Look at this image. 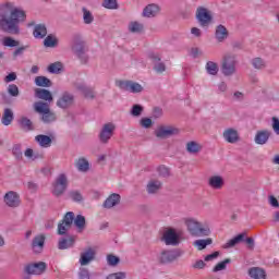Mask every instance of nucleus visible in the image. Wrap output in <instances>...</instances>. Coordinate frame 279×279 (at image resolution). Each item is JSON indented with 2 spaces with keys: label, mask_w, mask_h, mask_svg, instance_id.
Returning <instances> with one entry per match:
<instances>
[{
  "label": "nucleus",
  "mask_w": 279,
  "mask_h": 279,
  "mask_svg": "<svg viewBox=\"0 0 279 279\" xmlns=\"http://www.w3.org/2000/svg\"><path fill=\"white\" fill-rule=\"evenodd\" d=\"M20 125L22 130H25L26 132H32L34 130V123L27 117L21 118Z\"/></svg>",
  "instance_id": "obj_38"
},
{
  "label": "nucleus",
  "mask_w": 279,
  "mask_h": 279,
  "mask_svg": "<svg viewBox=\"0 0 279 279\" xmlns=\"http://www.w3.org/2000/svg\"><path fill=\"white\" fill-rule=\"evenodd\" d=\"M1 121L3 125H10L12 121H14V111L10 108H5Z\"/></svg>",
  "instance_id": "obj_34"
},
{
  "label": "nucleus",
  "mask_w": 279,
  "mask_h": 279,
  "mask_svg": "<svg viewBox=\"0 0 279 279\" xmlns=\"http://www.w3.org/2000/svg\"><path fill=\"white\" fill-rule=\"evenodd\" d=\"M271 136V131L262 130L257 131L255 134V143L256 145H267V142L269 141Z\"/></svg>",
  "instance_id": "obj_20"
},
{
  "label": "nucleus",
  "mask_w": 279,
  "mask_h": 279,
  "mask_svg": "<svg viewBox=\"0 0 279 279\" xmlns=\"http://www.w3.org/2000/svg\"><path fill=\"white\" fill-rule=\"evenodd\" d=\"M95 250H93L92 247L87 248L85 252L81 253V258H80V263L81 265L84 267L86 265H88L89 263H92V260H95Z\"/></svg>",
  "instance_id": "obj_21"
},
{
  "label": "nucleus",
  "mask_w": 279,
  "mask_h": 279,
  "mask_svg": "<svg viewBox=\"0 0 279 279\" xmlns=\"http://www.w3.org/2000/svg\"><path fill=\"white\" fill-rule=\"evenodd\" d=\"M222 136L227 143H231L234 145V143H239V131L236 129L229 128L223 131Z\"/></svg>",
  "instance_id": "obj_18"
},
{
  "label": "nucleus",
  "mask_w": 279,
  "mask_h": 279,
  "mask_svg": "<svg viewBox=\"0 0 279 279\" xmlns=\"http://www.w3.org/2000/svg\"><path fill=\"white\" fill-rule=\"evenodd\" d=\"M251 64L257 71H263V69H265L267 66V63L260 57H256V58L252 59Z\"/></svg>",
  "instance_id": "obj_39"
},
{
  "label": "nucleus",
  "mask_w": 279,
  "mask_h": 279,
  "mask_svg": "<svg viewBox=\"0 0 279 279\" xmlns=\"http://www.w3.org/2000/svg\"><path fill=\"white\" fill-rule=\"evenodd\" d=\"M180 258V252L175 250L162 251L160 256L158 257V262L160 265H169V263H173V260H178Z\"/></svg>",
  "instance_id": "obj_13"
},
{
  "label": "nucleus",
  "mask_w": 279,
  "mask_h": 279,
  "mask_svg": "<svg viewBox=\"0 0 279 279\" xmlns=\"http://www.w3.org/2000/svg\"><path fill=\"white\" fill-rule=\"evenodd\" d=\"M75 104V96L70 92H63L57 100V107L61 110H68Z\"/></svg>",
  "instance_id": "obj_11"
},
{
  "label": "nucleus",
  "mask_w": 279,
  "mask_h": 279,
  "mask_svg": "<svg viewBox=\"0 0 279 279\" xmlns=\"http://www.w3.org/2000/svg\"><path fill=\"white\" fill-rule=\"evenodd\" d=\"M107 263L110 267H117V265L121 263V258L117 255L110 254L107 256Z\"/></svg>",
  "instance_id": "obj_52"
},
{
  "label": "nucleus",
  "mask_w": 279,
  "mask_h": 279,
  "mask_svg": "<svg viewBox=\"0 0 279 279\" xmlns=\"http://www.w3.org/2000/svg\"><path fill=\"white\" fill-rule=\"evenodd\" d=\"M247 274L252 279H267V271L260 267H251Z\"/></svg>",
  "instance_id": "obj_23"
},
{
  "label": "nucleus",
  "mask_w": 279,
  "mask_h": 279,
  "mask_svg": "<svg viewBox=\"0 0 279 279\" xmlns=\"http://www.w3.org/2000/svg\"><path fill=\"white\" fill-rule=\"evenodd\" d=\"M35 141H36V143H38L40 145V147H45V148L49 147L52 143V140L50 136L43 135V134L37 135L35 137Z\"/></svg>",
  "instance_id": "obj_36"
},
{
  "label": "nucleus",
  "mask_w": 279,
  "mask_h": 279,
  "mask_svg": "<svg viewBox=\"0 0 279 279\" xmlns=\"http://www.w3.org/2000/svg\"><path fill=\"white\" fill-rule=\"evenodd\" d=\"M74 88H76V90H80V93L84 95L85 99H95V90L93 89V87H88L84 83H75Z\"/></svg>",
  "instance_id": "obj_17"
},
{
  "label": "nucleus",
  "mask_w": 279,
  "mask_h": 279,
  "mask_svg": "<svg viewBox=\"0 0 279 279\" xmlns=\"http://www.w3.org/2000/svg\"><path fill=\"white\" fill-rule=\"evenodd\" d=\"M116 130H117V125H114V123L112 122L105 123L98 135L99 142L102 145H108V143L110 142V138L114 136Z\"/></svg>",
  "instance_id": "obj_9"
},
{
  "label": "nucleus",
  "mask_w": 279,
  "mask_h": 279,
  "mask_svg": "<svg viewBox=\"0 0 279 279\" xmlns=\"http://www.w3.org/2000/svg\"><path fill=\"white\" fill-rule=\"evenodd\" d=\"M34 110L38 114H41L40 121H43V123H46V124L53 123L58 119V117L56 116V112L51 111V108L49 107V102L39 100L34 104Z\"/></svg>",
  "instance_id": "obj_2"
},
{
  "label": "nucleus",
  "mask_w": 279,
  "mask_h": 279,
  "mask_svg": "<svg viewBox=\"0 0 279 279\" xmlns=\"http://www.w3.org/2000/svg\"><path fill=\"white\" fill-rule=\"evenodd\" d=\"M4 203L10 208H17L21 204V198L16 192L10 191L4 195Z\"/></svg>",
  "instance_id": "obj_15"
},
{
  "label": "nucleus",
  "mask_w": 279,
  "mask_h": 279,
  "mask_svg": "<svg viewBox=\"0 0 279 279\" xmlns=\"http://www.w3.org/2000/svg\"><path fill=\"white\" fill-rule=\"evenodd\" d=\"M208 75H217L219 73V65L214 61H208L205 65Z\"/></svg>",
  "instance_id": "obj_40"
},
{
  "label": "nucleus",
  "mask_w": 279,
  "mask_h": 279,
  "mask_svg": "<svg viewBox=\"0 0 279 279\" xmlns=\"http://www.w3.org/2000/svg\"><path fill=\"white\" fill-rule=\"evenodd\" d=\"M69 197L72 202H76L77 204H82L84 202V196H82L80 191H70Z\"/></svg>",
  "instance_id": "obj_44"
},
{
  "label": "nucleus",
  "mask_w": 279,
  "mask_h": 279,
  "mask_svg": "<svg viewBox=\"0 0 279 279\" xmlns=\"http://www.w3.org/2000/svg\"><path fill=\"white\" fill-rule=\"evenodd\" d=\"M158 173L161 178H169L171 175V172L169 171V168L165 166H160L158 168Z\"/></svg>",
  "instance_id": "obj_58"
},
{
  "label": "nucleus",
  "mask_w": 279,
  "mask_h": 279,
  "mask_svg": "<svg viewBox=\"0 0 279 279\" xmlns=\"http://www.w3.org/2000/svg\"><path fill=\"white\" fill-rule=\"evenodd\" d=\"M75 167L78 171L86 173V171H88V169H90V163L87 161L86 158L81 157L75 161Z\"/></svg>",
  "instance_id": "obj_31"
},
{
  "label": "nucleus",
  "mask_w": 279,
  "mask_h": 279,
  "mask_svg": "<svg viewBox=\"0 0 279 279\" xmlns=\"http://www.w3.org/2000/svg\"><path fill=\"white\" fill-rule=\"evenodd\" d=\"M178 134H180V129L172 125H161L155 131V136L161 141L171 138V136H178Z\"/></svg>",
  "instance_id": "obj_8"
},
{
  "label": "nucleus",
  "mask_w": 279,
  "mask_h": 279,
  "mask_svg": "<svg viewBox=\"0 0 279 279\" xmlns=\"http://www.w3.org/2000/svg\"><path fill=\"white\" fill-rule=\"evenodd\" d=\"M160 12V7L158 4L151 3L144 8L142 16L146 19H154V16L158 15Z\"/></svg>",
  "instance_id": "obj_19"
},
{
  "label": "nucleus",
  "mask_w": 279,
  "mask_h": 279,
  "mask_svg": "<svg viewBox=\"0 0 279 279\" xmlns=\"http://www.w3.org/2000/svg\"><path fill=\"white\" fill-rule=\"evenodd\" d=\"M35 84L41 88H51L53 86V83L47 76H36Z\"/></svg>",
  "instance_id": "obj_32"
},
{
  "label": "nucleus",
  "mask_w": 279,
  "mask_h": 279,
  "mask_svg": "<svg viewBox=\"0 0 279 279\" xmlns=\"http://www.w3.org/2000/svg\"><path fill=\"white\" fill-rule=\"evenodd\" d=\"M74 226L77 230V232H83L86 230V217L83 215H77L74 217Z\"/></svg>",
  "instance_id": "obj_30"
},
{
  "label": "nucleus",
  "mask_w": 279,
  "mask_h": 279,
  "mask_svg": "<svg viewBox=\"0 0 279 279\" xmlns=\"http://www.w3.org/2000/svg\"><path fill=\"white\" fill-rule=\"evenodd\" d=\"M221 73L225 77H230L236 73V56L227 53L222 58Z\"/></svg>",
  "instance_id": "obj_5"
},
{
  "label": "nucleus",
  "mask_w": 279,
  "mask_h": 279,
  "mask_svg": "<svg viewBox=\"0 0 279 279\" xmlns=\"http://www.w3.org/2000/svg\"><path fill=\"white\" fill-rule=\"evenodd\" d=\"M143 110H145V108L142 105H133L130 114L132 117H141V114H143Z\"/></svg>",
  "instance_id": "obj_51"
},
{
  "label": "nucleus",
  "mask_w": 279,
  "mask_h": 279,
  "mask_svg": "<svg viewBox=\"0 0 279 279\" xmlns=\"http://www.w3.org/2000/svg\"><path fill=\"white\" fill-rule=\"evenodd\" d=\"M244 242L246 243L248 250H254L256 245L254 238H244Z\"/></svg>",
  "instance_id": "obj_61"
},
{
  "label": "nucleus",
  "mask_w": 279,
  "mask_h": 279,
  "mask_svg": "<svg viewBox=\"0 0 279 279\" xmlns=\"http://www.w3.org/2000/svg\"><path fill=\"white\" fill-rule=\"evenodd\" d=\"M193 269H204V267H206V263L202 259H198L195 262V264H193Z\"/></svg>",
  "instance_id": "obj_64"
},
{
  "label": "nucleus",
  "mask_w": 279,
  "mask_h": 279,
  "mask_svg": "<svg viewBox=\"0 0 279 279\" xmlns=\"http://www.w3.org/2000/svg\"><path fill=\"white\" fill-rule=\"evenodd\" d=\"M185 226L191 236H209L210 235V228L208 226H202V222L197 221L196 219L187 218L185 220Z\"/></svg>",
  "instance_id": "obj_3"
},
{
  "label": "nucleus",
  "mask_w": 279,
  "mask_h": 279,
  "mask_svg": "<svg viewBox=\"0 0 279 279\" xmlns=\"http://www.w3.org/2000/svg\"><path fill=\"white\" fill-rule=\"evenodd\" d=\"M121 203V195L113 193L104 203V208H114Z\"/></svg>",
  "instance_id": "obj_27"
},
{
  "label": "nucleus",
  "mask_w": 279,
  "mask_h": 279,
  "mask_svg": "<svg viewBox=\"0 0 279 279\" xmlns=\"http://www.w3.org/2000/svg\"><path fill=\"white\" fill-rule=\"evenodd\" d=\"M35 97H37V99L46 101V104H51V101H53V95L49 92V89L45 88L35 89Z\"/></svg>",
  "instance_id": "obj_22"
},
{
  "label": "nucleus",
  "mask_w": 279,
  "mask_h": 279,
  "mask_svg": "<svg viewBox=\"0 0 279 279\" xmlns=\"http://www.w3.org/2000/svg\"><path fill=\"white\" fill-rule=\"evenodd\" d=\"M71 230V226H66L64 222L58 223L57 234L59 236H66L68 232Z\"/></svg>",
  "instance_id": "obj_45"
},
{
  "label": "nucleus",
  "mask_w": 279,
  "mask_h": 279,
  "mask_svg": "<svg viewBox=\"0 0 279 279\" xmlns=\"http://www.w3.org/2000/svg\"><path fill=\"white\" fill-rule=\"evenodd\" d=\"M186 151L189 154H199V151H202V145L195 141L187 142Z\"/></svg>",
  "instance_id": "obj_37"
},
{
  "label": "nucleus",
  "mask_w": 279,
  "mask_h": 279,
  "mask_svg": "<svg viewBox=\"0 0 279 279\" xmlns=\"http://www.w3.org/2000/svg\"><path fill=\"white\" fill-rule=\"evenodd\" d=\"M129 32H131V34H143V32H145V25H143L136 21L130 22Z\"/></svg>",
  "instance_id": "obj_35"
},
{
  "label": "nucleus",
  "mask_w": 279,
  "mask_h": 279,
  "mask_svg": "<svg viewBox=\"0 0 279 279\" xmlns=\"http://www.w3.org/2000/svg\"><path fill=\"white\" fill-rule=\"evenodd\" d=\"M80 279H90V271L87 268H80L78 271Z\"/></svg>",
  "instance_id": "obj_59"
},
{
  "label": "nucleus",
  "mask_w": 279,
  "mask_h": 279,
  "mask_svg": "<svg viewBox=\"0 0 279 279\" xmlns=\"http://www.w3.org/2000/svg\"><path fill=\"white\" fill-rule=\"evenodd\" d=\"M162 189V182L159 180H150L146 185V191L149 195H154Z\"/></svg>",
  "instance_id": "obj_28"
},
{
  "label": "nucleus",
  "mask_w": 279,
  "mask_h": 279,
  "mask_svg": "<svg viewBox=\"0 0 279 279\" xmlns=\"http://www.w3.org/2000/svg\"><path fill=\"white\" fill-rule=\"evenodd\" d=\"M27 49H29V46H21L17 49H15L13 51L14 60H16V58H19V56H23V53H25V51H27Z\"/></svg>",
  "instance_id": "obj_56"
},
{
  "label": "nucleus",
  "mask_w": 279,
  "mask_h": 279,
  "mask_svg": "<svg viewBox=\"0 0 279 279\" xmlns=\"http://www.w3.org/2000/svg\"><path fill=\"white\" fill-rule=\"evenodd\" d=\"M140 125L145 128V130H149L154 125V121L150 118H142L140 121Z\"/></svg>",
  "instance_id": "obj_54"
},
{
  "label": "nucleus",
  "mask_w": 279,
  "mask_h": 279,
  "mask_svg": "<svg viewBox=\"0 0 279 279\" xmlns=\"http://www.w3.org/2000/svg\"><path fill=\"white\" fill-rule=\"evenodd\" d=\"M194 245L197 247V250L199 252H202V250H206V247H208V245H213V239L208 238L205 240H196L194 242Z\"/></svg>",
  "instance_id": "obj_41"
},
{
  "label": "nucleus",
  "mask_w": 279,
  "mask_h": 279,
  "mask_svg": "<svg viewBox=\"0 0 279 279\" xmlns=\"http://www.w3.org/2000/svg\"><path fill=\"white\" fill-rule=\"evenodd\" d=\"M196 21L201 27H210L213 13L207 8L198 7L196 9Z\"/></svg>",
  "instance_id": "obj_7"
},
{
  "label": "nucleus",
  "mask_w": 279,
  "mask_h": 279,
  "mask_svg": "<svg viewBox=\"0 0 279 279\" xmlns=\"http://www.w3.org/2000/svg\"><path fill=\"white\" fill-rule=\"evenodd\" d=\"M154 71H156V73H165L167 71V65L162 62L155 63Z\"/></svg>",
  "instance_id": "obj_60"
},
{
  "label": "nucleus",
  "mask_w": 279,
  "mask_h": 279,
  "mask_svg": "<svg viewBox=\"0 0 279 279\" xmlns=\"http://www.w3.org/2000/svg\"><path fill=\"white\" fill-rule=\"evenodd\" d=\"M44 47H49L50 49L58 47V38L53 35H48L44 40Z\"/></svg>",
  "instance_id": "obj_42"
},
{
  "label": "nucleus",
  "mask_w": 279,
  "mask_h": 279,
  "mask_svg": "<svg viewBox=\"0 0 279 279\" xmlns=\"http://www.w3.org/2000/svg\"><path fill=\"white\" fill-rule=\"evenodd\" d=\"M162 117V108L160 107H155L153 110V118L154 119H160Z\"/></svg>",
  "instance_id": "obj_62"
},
{
  "label": "nucleus",
  "mask_w": 279,
  "mask_h": 279,
  "mask_svg": "<svg viewBox=\"0 0 279 279\" xmlns=\"http://www.w3.org/2000/svg\"><path fill=\"white\" fill-rule=\"evenodd\" d=\"M75 245V236L69 235L68 238H61L58 242L59 250H69Z\"/></svg>",
  "instance_id": "obj_24"
},
{
  "label": "nucleus",
  "mask_w": 279,
  "mask_h": 279,
  "mask_svg": "<svg viewBox=\"0 0 279 279\" xmlns=\"http://www.w3.org/2000/svg\"><path fill=\"white\" fill-rule=\"evenodd\" d=\"M229 36L228 28L223 25H218L215 32V38L218 43H223Z\"/></svg>",
  "instance_id": "obj_26"
},
{
  "label": "nucleus",
  "mask_w": 279,
  "mask_h": 279,
  "mask_svg": "<svg viewBox=\"0 0 279 279\" xmlns=\"http://www.w3.org/2000/svg\"><path fill=\"white\" fill-rule=\"evenodd\" d=\"M208 184L211 189L219 191V189H223V184H226V182L221 175H213L209 178Z\"/></svg>",
  "instance_id": "obj_29"
},
{
  "label": "nucleus",
  "mask_w": 279,
  "mask_h": 279,
  "mask_svg": "<svg viewBox=\"0 0 279 279\" xmlns=\"http://www.w3.org/2000/svg\"><path fill=\"white\" fill-rule=\"evenodd\" d=\"M8 93L9 95H11V97H19V86H16L15 84H10L8 87Z\"/></svg>",
  "instance_id": "obj_55"
},
{
  "label": "nucleus",
  "mask_w": 279,
  "mask_h": 279,
  "mask_svg": "<svg viewBox=\"0 0 279 279\" xmlns=\"http://www.w3.org/2000/svg\"><path fill=\"white\" fill-rule=\"evenodd\" d=\"M118 86L121 90H128L133 94L143 93L144 90L143 85L134 81H119Z\"/></svg>",
  "instance_id": "obj_12"
},
{
  "label": "nucleus",
  "mask_w": 279,
  "mask_h": 279,
  "mask_svg": "<svg viewBox=\"0 0 279 279\" xmlns=\"http://www.w3.org/2000/svg\"><path fill=\"white\" fill-rule=\"evenodd\" d=\"M48 71H49V73H54V74L61 73L62 62L58 61V62L51 63L48 66Z\"/></svg>",
  "instance_id": "obj_50"
},
{
  "label": "nucleus",
  "mask_w": 279,
  "mask_h": 279,
  "mask_svg": "<svg viewBox=\"0 0 279 279\" xmlns=\"http://www.w3.org/2000/svg\"><path fill=\"white\" fill-rule=\"evenodd\" d=\"M163 241L166 245H179L180 236L173 229H169L163 233Z\"/></svg>",
  "instance_id": "obj_16"
},
{
  "label": "nucleus",
  "mask_w": 279,
  "mask_h": 279,
  "mask_svg": "<svg viewBox=\"0 0 279 279\" xmlns=\"http://www.w3.org/2000/svg\"><path fill=\"white\" fill-rule=\"evenodd\" d=\"M245 236H247V233L245 232L235 235L225 244V250H230V247H235L239 243H243L245 241Z\"/></svg>",
  "instance_id": "obj_25"
},
{
  "label": "nucleus",
  "mask_w": 279,
  "mask_h": 279,
  "mask_svg": "<svg viewBox=\"0 0 279 279\" xmlns=\"http://www.w3.org/2000/svg\"><path fill=\"white\" fill-rule=\"evenodd\" d=\"M33 35L35 38H45V36H47V26L45 24L35 25Z\"/></svg>",
  "instance_id": "obj_33"
},
{
  "label": "nucleus",
  "mask_w": 279,
  "mask_h": 279,
  "mask_svg": "<svg viewBox=\"0 0 279 279\" xmlns=\"http://www.w3.org/2000/svg\"><path fill=\"white\" fill-rule=\"evenodd\" d=\"M102 8H106V10H119V2L117 0H104Z\"/></svg>",
  "instance_id": "obj_48"
},
{
  "label": "nucleus",
  "mask_w": 279,
  "mask_h": 279,
  "mask_svg": "<svg viewBox=\"0 0 279 279\" xmlns=\"http://www.w3.org/2000/svg\"><path fill=\"white\" fill-rule=\"evenodd\" d=\"M75 221V214L73 211H68L63 219L61 220V223H65L66 226H73V222Z\"/></svg>",
  "instance_id": "obj_46"
},
{
  "label": "nucleus",
  "mask_w": 279,
  "mask_h": 279,
  "mask_svg": "<svg viewBox=\"0 0 279 279\" xmlns=\"http://www.w3.org/2000/svg\"><path fill=\"white\" fill-rule=\"evenodd\" d=\"M52 194L54 197H62V195H64L66 192V189H69V179L66 178V174H59L52 183Z\"/></svg>",
  "instance_id": "obj_6"
},
{
  "label": "nucleus",
  "mask_w": 279,
  "mask_h": 279,
  "mask_svg": "<svg viewBox=\"0 0 279 279\" xmlns=\"http://www.w3.org/2000/svg\"><path fill=\"white\" fill-rule=\"evenodd\" d=\"M2 44L4 47H19V45H21V41L12 37H4Z\"/></svg>",
  "instance_id": "obj_49"
},
{
  "label": "nucleus",
  "mask_w": 279,
  "mask_h": 279,
  "mask_svg": "<svg viewBox=\"0 0 279 279\" xmlns=\"http://www.w3.org/2000/svg\"><path fill=\"white\" fill-rule=\"evenodd\" d=\"M272 130L277 135H279V119L276 117L272 118Z\"/></svg>",
  "instance_id": "obj_63"
},
{
  "label": "nucleus",
  "mask_w": 279,
  "mask_h": 279,
  "mask_svg": "<svg viewBox=\"0 0 279 279\" xmlns=\"http://www.w3.org/2000/svg\"><path fill=\"white\" fill-rule=\"evenodd\" d=\"M128 278V275L123 271L113 272L107 276L106 279H125Z\"/></svg>",
  "instance_id": "obj_57"
},
{
  "label": "nucleus",
  "mask_w": 279,
  "mask_h": 279,
  "mask_svg": "<svg viewBox=\"0 0 279 279\" xmlns=\"http://www.w3.org/2000/svg\"><path fill=\"white\" fill-rule=\"evenodd\" d=\"M7 10L0 13V29L7 34H21L20 23H23L27 15L25 11L19 8H12L11 3H7Z\"/></svg>",
  "instance_id": "obj_1"
},
{
  "label": "nucleus",
  "mask_w": 279,
  "mask_h": 279,
  "mask_svg": "<svg viewBox=\"0 0 279 279\" xmlns=\"http://www.w3.org/2000/svg\"><path fill=\"white\" fill-rule=\"evenodd\" d=\"M12 154L16 158V160H23V150H21V145L19 144L14 145L12 149Z\"/></svg>",
  "instance_id": "obj_53"
},
{
  "label": "nucleus",
  "mask_w": 279,
  "mask_h": 279,
  "mask_svg": "<svg viewBox=\"0 0 279 279\" xmlns=\"http://www.w3.org/2000/svg\"><path fill=\"white\" fill-rule=\"evenodd\" d=\"M82 12H83V21L85 25H90V23L95 21V16H93V13L86 8H83Z\"/></svg>",
  "instance_id": "obj_43"
},
{
  "label": "nucleus",
  "mask_w": 279,
  "mask_h": 279,
  "mask_svg": "<svg viewBox=\"0 0 279 279\" xmlns=\"http://www.w3.org/2000/svg\"><path fill=\"white\" fill-rule=\"evenodd\" d=\"M230 263H232V259L230 258H226L225 260L218 263L214 268H213V272L217 274L218 271H223V269H226L227 265H230Z\"/></svg>",
  "instance_id": "obj_47"
},
{
  "label": "nucleus",
  "mask_w": 279,
  "mask_h": 279,
  "mask_svg": "<svg viewBox=\"0 0 279 279\" xmlns=\"http://www.w3.org/2000/svg\"><path fill=\"white\" fill-rule=\"evenodd\" d=\"M46 239L47 236H45V234H38L33 239L31 247L34 254H43V250H45Z\"/></svg>",
  "instance_id": "obj_14"
},
{
  "label": "nucleus",
  "mask_w": 279,
  "mask_h": 279,
  "mask_svg": "<svg viewBox=\"0 0 279 279\" xmlns=\"http://www.w3.org/2000/svg\"><path fill=\"white\" fill-rule=\"evenodd\" d=\"M72 53L81 60V62H86L88 57L86 56V51H88V47L86 46V41L80 35H74L72 39Z\"/></svg>",
  "instance_id": "obj_4"
},
{
  "label": "nucleus",
  "mask_w": 279,
  "mask_h": 279,
  "mask_svg": "<svg viewBox=\"0 0 279 279\" xmlns=\"http://www.w3.org/2000/svg\"><path fill=\"white\" fill-rule=\"evenodd\" d=\"M45 271H47V263L45 262L31 263L24 267V272L27 276H41Z\"/></svg>",
  "instance_id": "obj_10"
}]
</instances>
